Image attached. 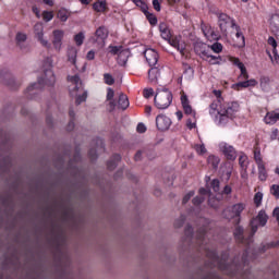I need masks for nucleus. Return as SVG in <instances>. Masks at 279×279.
<instances>
[{
  "label": "nucleus",
  "instance_id": "f257e3e1",
  "mask_svg": "<svg viewBox=\"0 0 279 279\" xmlns=\"http://www.w3.org/2000/svg\"><path fill=\"white\" fill-rule=\"evenodd\" d=\"M154 101L158 110H167L173 101V94L167 88L157 89Z\"/></svg>",
  "mask_w": 279,
  "mask_h": 279
},
{
  "label": "nucleus",
  "instance_id": "f03ea898",
  "mask_svg": "<svg viewBox=\"0 0 279 279\" xmlns=\"http://www.w3.org/2000/svg\"><path fill=\"white\" fill-rule=\"evenodd\" d=\"M216 16L218 19V26L222 36H230V33L228 32L230 27L231 29H236V27H239V25H236V21L226 13H217Z\"/></svg>",
  "mask_w": 279,
  "mask_h": 279
},
{
  "label": "nucleus",
  "instance_id": "7ed1b4c3",
  "mask_svg": "<svg viewBox=\"0 0 279 279\" xmlns=\"http://www.w3.org/2000/svg\"><path fill=\"white\" fill-rule=\"evenodd\" d=\"M195 52L208 64H221V57L210 54V47L206 48L205 45H196Z\"/></svg>",
  "mask_w": 279,
  "mask_h": 279
},
{
  "label": "nucleus",
  "instance_id": "20e7f679",
  "mask_svg": "<svg viewBox=\"0 0 279 279\" xmlns=\"http://www.w3.org/2000/svg\"><path fill=\"white\" fill-rule=\"evenodd\" d=\"M239 102H230L220 105V109L218 110V114H220V121L225 119H232L236 112H239Z\"/></svg>",
  "mask_w": 279,
  "mask_h": 279
},
{
  "label": "nucleus",
  "instance_id": "39448f33",
  "mask_svg": "<svg viewBox=\"0 0 279 279\" xmlns=\"http://www.w3.org/2000/svg\"><path fill=\"white\" fill-rule=\"evenodd\" d=\"M45 80H39L37 83L29 85L26 89V93H32V90H38L39 88H43V84H46V86H53L56 84V75H53V71L47 70L45 72Z\"/></svg>",
  "mask_w": 279,
  "mask_h": 279
},
{
  "label": "nucleus",
  "instance_id": "423d86ee",
  "mask_svg": "<svg viewBox=\"0 0 279 279\" xmlns=\"http://www.w3.org/2000/svg\"><path fill=\"white\" fill-rule=\"evenodd\" d=\"M268 219L269 217L267 216V213H265V210H260L257 217L251 220V235L254 236V234H256V232L258 231V223L259 226H266Z\"/></svg>",
  "mask_w": 279,
  "mask_h": 279
},
{
  "label": "nucleus",
  "instance_id": "0eeeda50",
  "mask_svg": "<svg viewBox=\"0 0 279 279\" xmlns=\"http://www.w3.org/2000/svg\"><path fill=\"white\" fill-rule=\"evenodd\" d=\"M245 210V204L243 203H238L235 205H233L230 209L225 210V217L227 219H238V223L239 221H241V213H243Z\"/></svg>",
  "mask_w": 279,
  "mask_h": 279
},
{
  "label": "nucleus",
  "instance_id": "6e6552de",
  "mask_svg": "<svg viewBox=\"0 0 279 279\" xmlns=\"http://www.w3.org/2000/svg\"><path fill=\"white\" fill-rule=\"evenodd\" d=\"M267 43L268 46L271 47V50H269V48L266 49L267 56L270 58L271 62H279V48L276 38L269 37ZM271 51L274 56H271Z\"/></svg>",
  "mask_w": 279,
  "mask_h": 279
},
{
  "label": "nucleus",
  "instance_id": "1a4fd4ad",
  "mask_svg": "<svg viewBox=\"0 0 279 279\" xmlns=\"http://www.w3.org/2000/svg\"><path fill=\"white\" fill-rule=\"evenodd\" d=\"M206 256L210 258L213 265H217L218 269H221L222 271H228L230 268V265L226 264V260L221 259L219 260V257H217V253L215 251H208L205 248Z\"/></svg>",
  "mask_w": 279,
  "mask_h": 279
},
{
  "label": "nucleus",
  "instance_id": "9d476101",
  "mask_svg": "<svg viewBox=\"0 0 279 279\" xmlns=\"http://www.w3.org/2000/svg\"><path fill=\"white\" fill-rule=\"evenodd\" d=\"M219 149L226 156L227 160H236V149L234 146L226 142H221L219 144Z\"/></svg>",
  "mask_w": 279,
  "mask_h": 279
},
{
  "label": "nucleus",
  "instance_id": "9b49d317",
  "mask_svg": "<svg viewBox=\"0 0 279 279\" xmlns=\"http://www.w3.org/2000/svg\"><path fill=\"white\" fill-rule=\"evenodd\" d=\"M34 32L41 47H45L46 49H51V44L49 43V40L45 39V33H43V24H36L34 26Z\"/></svg>",
  "mask_w": 279,
  "mask_h": 279
},
{
  "label": "nucleus",
  "instance_id": "f8f14e48",
  "mask_svg": "<svg viewBox=\"0 0 279 279\" xmlns=\"http://www.w3.org/2000/svg\"><path fill=\"white\" fill-rule=\"evenodd\" d=\"M156 125L159 132H167L171 128V119L165 114H159L156 118Z\"/></svg>",
  "mask_w": 279,
  "mask_h": 279
},
{
  "label": "nucleus",
  "instance_id": "ddd939ff",
  "mask_svg": "<svg viewBox=\"0 0 279 279\" xmlns=\"http://www.w3.org/2000/svg\"><path fill=\"white\" fill-rule=\"evenodd\" d=\"M63 39H64V31L54 29L52 32V45L58 52H60L62 50V40Z\"/></svg>",
  "mask_w": 279,
  "mask_h": 279
},
{
  "label": "nucleus",
  "instance_id": "4468645a",
  "mask_svg": "<svg viewBox=\"0 0 279 279\" xmlns=\"http://www.w3.org/2000/svg\"><path fill=\"white\" fill-rule=\"evenodd\" d=\"M144 57L149 66H156V64H158V52L155 49H146L144 51Z\"/></svg>",
  "mask_w": 279,
  "mask_h": 279
},
{
  "label": "nucleus",
  "instance_id": "2eb2a0df",
  "mask_svg": "<svg viewBox=\"0 0 279 279\" xmlns=\"http://www.w3.org/2000/svg\"><path fill=\"white\" fill-rule=\"evenodd\" d=\"M234 47L243 49L245 47V36L241 32V26H235V38L233 39Z\"/></svg>",
  "mask_w": 279,
  "mask_h": 279
},
{
  "label": "nucleus",
  "instance_id": "dca6fc26",
  "mask_svg": "<svg viewBox=\"0 0 279 279\" xmlns=\"http://www.w3.org/2000/svg\"><path fill=\"white\" fill-rule=\"evenodd\" d=\"M170 45L171 47H174V49H178L181 56H184V53H186V44L182 39L174 37L172 38V40H170Z\"/></svg>",
  "mask_w": 279,
  "mask_h": 279
},
{
  "label": "nucleus",
  "instance_id": "f3484780",
  "mask_svg": "<svg viewBox=\"0 0 279 279\" xmlns=\"http://www.w3.org/2000/svg\"><path fill=\"white\" fill-rule=\"evenodd\" d=\"M96 43L100 45H105L106 38H108V28L106 26H100L97 28L96 33Z\"/></svg>",
  "mask_w": 279,
  "mask_h": 279
},
{
  "label": "nucleus",
  "instance_id": "a211bd4d",
  "mask_svg": "<svg viewBox=\"0 0 279 279\" xmlns=\"http://www.w3.org/2000/svg\"><path fill=\"white\" fill-rule=\"evenodd\" d=\"M159 32L161 34V38H163V40H168V43L171 44V40H173V38L171 35V29L169 28V26H167V23L159 24Z\"/></svg>",
  "mask_w": 279,
  "mask_h": 279
},
{
  "label": "nucleus",
  "instance_id": "6ab92c4d",
  "mask_svg": "<svg viewBox=\"0 0 279 279\" xmlns=\"http://www.w3.org/2000/svg\"><path fill=\"white\" fill-rule=\"evenodd\" d=\"M202 32L204 36L207 37V40H217V33H215V29H213V26L203 24L202 25Z\"/></svg>",
  "mask_w": 279,
  "mask_h": 279
},
{
  "label": "nucleus",
  "instance_id": "aec40b11",
  "mask_svg": "<svg viewBox=\"0 0 279 279\" xmlns=\"http://www.w3.org/2000/svg\"><path fill=\"white\" fill-rule=\"evenodd\" d=\"M231 62H232V64H234L236 68L240 69L241 76L244 80H248L250 78V75L247 74V69H245V64H243V62H241V60H239V58H231Z\"/></svg>",
  "mask_w": 279,
  "mask_h": 279
},
{
  "label": "nucleus",
  "instance_id": "412c9836",
  "mask_svg": "<svg viewBox=\"0 0 279 279\" xmlns=\"http://www.w3.org/2000/svg\"><path fill=\"white\" fill-rule=\"evenodd\" d=\"M252 236H254V235H252V231H251L248 239L245 240L243 238V228L236 227L234 230V238L239 241V243H247V245H248V243H252Z\"/></svg>",
  "mask_w": 279,
  "mask_h": 279
},
{
  "label": "nucleus",
  "instance_id": "4be33fe9",
  "mask_svg": "<svg viewBox=\"0 0 279 279\" xmlns=\"http://www.w3.org/2000/svg\"><path fill=\"white\" fill-rule=\"evenodd\" d=\"M130 58V50H122L118 54V64L120 66H125L128 64V59Z\"/></svg>",
  "mask_w": 279,
  "mask_h": 279
},
{
  "label": "nucleus",
  "instance_id": "5701e85b",
  "mask_svg": "<svg viewBox=\"0 0 279 279\" xmlns=\"http://www.w3.org/2000/svg\"><path fill=\"white\" fill-rule=\"evenodd\" d=\"M118 106L121 110H128V108H130V100L126 95L121 94L119 96Z\"/></svg>",
  "mask_w": 279,
  "mask_h": 279
},
{
  "label": "nucleus",
  "instance_id": "b1692460",
  "mask_svg": "<svg viewBox=\"0 0 279 279\" xmlns=\"http://www.w3.org/2000/svg\"><path fill=\"white\" fill-rule=\"evenodd\" d=\"M119 162H121V155H113L112 159L107 162V169L114 171Z\"/></svg>",
  "mask_w": 279,
  "mask_h": 279
},
{
  "label": "nucleus",
  "instance_id": "393cba45",
  "mask_svg": "<svg viewBox=\"0 0 279 279\" xmlns=\"http://www.w3.org/2000/svg\"><path fill=\"white\" fill-rule=\"evenodd\" d=\"M270 29L272 34H278L279 32V14H275L270 19Z\"/></svg>",
  "mask_w": 279,
  "mask_h": 279
},
{
  "label": "nucleus",
  "instance_id": "a878e982",
  "mask_svg": "<svg viewBox=\"0 0 279 279\" xmlns=\"http://www.w3.org/2000/svg\"><path fill=\"white\" fill-rule=\"evenodd\" d=\"M181 102L185 114H193V108L189 104V97L186 95L181 96Z\"/></svg>",
  "mask_w": 279,
  "mask_h": 279
},
{
  "label": "nucleus",
  "instance_id": "bb28decb",
  "mask_svg": "<svg viewBox=\"0 0 279 279\" xmlns=\"http://www.w3.org/2000/svg\"><path fill=\"white\" fill-rule=\"evenodd\" d=\"M158 77H160V70H158V68H151L148 71L149 81L156 84V82H158Z\"/></svg>",
  "mask_w": 279,
  "mask_h": 279
},
{
  "label": "nucleus",
  "instance_id": "cd10ccee",
  "mask_svg": "<svg viewBox=\"0 0 279 279\" xmlns=\"http://www.w3.org/2000/svg\"><path fill=\"white\" fill-rule=\"evenodd\" d=\"M256 84H258V82L254 78H251L244 82H239L235 84V86L238 88H250V86H256Z\"/></svg>",
  "mask_w": 279,
  "mask_h": 279
},
{
  "label": "nucleus",
  "instance_id": "c85d7f7f",
  "mask_svg": "<svg viewBox=\"0 0 279 279\" xmlns=\"http://www.w3.org/2000/svg\"><path fill=\"white\" fill-rule=\"evenodd\" d=\"M108 8V4L106 3V0L95 2L93 4V9L95 12H106V9Z\"/></svg>",
  "mask_w": 279,
  "mask_h": 279
},
{
  "label": "nucleus",
  "instance_id": "c756f323",
  "mask_svg": "<svg viewBox=\"0 0 279 279\" xmlns=\"http://www.w3.org/2000/svg\"><path fill=\"white\" fill-rule=\"evenodd\" d=\"M68 60L71 62V64H75L77 60V49L74 47H71L68 51Z\"/></svg>",
  "mask_w": 279,
  "mask_h": 279
},
{
  "label": "nucleus",
  "instance_id": "7c9ffc66",
  "mask_svg": "<svg viewBox=\"0 0 279 279\" xmlns=\"http://www.w3.org/2000/svg\"><path fill=\"white\" fill-rule=\"evenodd\" d=\"M254 160L257 167L265 165V161H263V155H260V148L258 147L254 148Z\"/></svg>",
  "mask_w": 279,
  "mask_h": 279
},
{
  "label": "nucleus",
  "instance_id": "2f4dec72",
  "mask_svg": "<svg viewBox=\"0 0 279 279\" xmlns=\"http://www.w3.org/2000/svg\"><path fill=\"white\" fill-rule=\"evenodd\" d=\"M257 169H258V180H260V182L267 181V169L265 168V163L262 166H257Z\"/></svg>",
  "mask_w": 279,
  "mask_h": 279
},
{
  "label": "nucleus",
  "instance_id": "473e14b6",
  "mask_svg": "<svg viewBox=\"0 0 279 279\" xmlns=\"http://www.w3.org/2000/svg\"><path fill=\"white\" fill-rule=\"evenodd\" d=\"M219 162H220V159L219 157L215 156V155H210L208 158H207V163L213 167V169H217V167H219Z\"/></svg>",
  "mask_w": 279,
  "mask_h": 279
},
{
  "label": "nucleus",
  "instance_id": "72a5a7b5",
  "mask_svg": "<svg viewBox=\"0 0 279 279\" xmlns=\"http://www.w3.org/2000/svg\"><path fill=\"white\" fill-rule=\"evenodd\" d=\"M69 81L74 84L75 90L82 89V80L80 78V75L70 76Z\"/></svg>",
  "mask_w": 279,
  "mask_h": 279
},
{
  "label": "nucleus",
  "instance_id": "f704fd0d",
  "mask_svg": "<svg viewBox=\"0 0 279 279\" xmlns=\"http://www.w3.org/2000/svg\"><path fill=\"white\" fill-rule=\"evenodd\" d=\"M57 17L62 21V23H66L69 21V11L66 9H60L57 13Z\"/></svg>",
  "mask_w": 279,
  "mask_h": 279
},
{
  "label": "nucleus",
  "instance_id": "c9c22d12",
  "mask_svg": "<svg viewBox=\"0 0 279 279\" xmlns=\"http://www.w3.org/2000/svg\"><path fill=\"white\" fill-rule=\"evenodd\" d=\"M86 38V36L84 35L83 32L76 34L74 36V43L77 47H82V45H84V39Z\"/></svg>",
  "mask_w": 279,
  "mask_h": 279
},
{
  "label": "nucleus",
  "instance_id": "e433bc0d",
  "mask_svg": "<svg viewBox=\"0 0 279 279\" xmlns=\"http://www.w3.org/2000/svg\"><path fill=\"white\" fill-rule=\"evenodd\" d=\"M144 14L147 17V21L150 23V25L158 24V19L156 17V15H154L153 13H149L148 11H146Z\"/></svg>",
  "mask_w": 279,
  "mask_h": 279
},
{
  "label": "nucleus",
  "instance_id": "4c0bfd02",
  "mask_svg": "<svg viewBox=\"0 0 279 279\" xmlns=\"http://www.w3.org/2000/svg\"><path fill=\"white\" fill-rule=\"evenodd\" d=\"M15 40H16V44L19 45V47H21V45H23V43H25V40H27V35L25 33H17Z\"/></svg>",
  "mask_w": 279,
  "mask_h": 279
},
{
  "label": "nucleus",
  "instance_id": "58836bf2",
  "mask_svg": "<svg viewBox=\"0 0 279 279\" xmlns=\"http://www.w3.org/2000/svg\"><path fill=\"white\" fill-rule=\"evenodd\" d=\"M239 165H240L241 169H243L244 171H247V156H245V155L240 156Z\"/></svg>",
  "mask_w": 279,
  "mask_h": 279
},
{
  "label": "nucleus",
  "instance_id": "ea45409f",
  "mask_svg": "<svg viewBox=\"0 0 279 279\" xmlns=\"http://www.w3.org/2000/svg\"><path fill=\"white\" fill-rule=\"evenodd\" d=\"M10 80H12V75H10V73L8 72H5L4 74L0 73V82L2 84L10 85Z\"/></svg>",
  "mask_w": 279,
  "mask_h": 279
},
{
  "label": "nucleus",
  "instance_id": "a19ab883",
  "mask_svg": "<svg viewBox=\"0 0 279 279\" xmlns=\"http://www.w3.org/2000/svg\"><path fill=\"white\" fill-rule=\"evenodd\" d=\"M104 81L105 84H107L108 86H112V84H114V77L112 76V74L109 73L104 74Z\"/></svg>",
  "mask_w": 279,
  "mask_h": 279
},
{
  "label": "nucleus",
  "instance_id": "79ce46f5",
  "mask_svg": "<svg viewBox=\"0 0 279 279\" xmlns=\"http://www.w3.org/2000/svg\"><path fill=\"white\" fill-rule=\"evenodd\" d=\"M221 102H218L217 100H215L210 106H209V108H210V113L213 114V113H215V112H219V110L221 109Z\"/></svg>",
  "mask_w": 279,
  "mask_h": 279
},
{
  "label": "nucleus",
  "instance_id": "37998d69",
  "mask_svg": "<svg viewBox=\"0 0 279 279\" xmlns=\"http://www.w3.org/2000/svg\"><path fill=\"white\" fill-rule=\"evenodd\" d=\"M87 98H88V92H83L81 96L76 97V100H75L76 106H80V104H84V101H86Z\"/></svg>",
  "mask_w": 279,
  "mask_h": 279
},
{
  "label": "nucleus",
  "instance_id": "c03bdc74",
  "mask_svg": "<svg viewBox=\"0 0 279 279\" xmlns=\"http://www.w3.org/2000/svg\"><path fill=\"white\" fill-rule=\"evenodd\" d=\"M254 204L258 208L263 204V192H257L254 196Z\"/></svg>",
  "mask_w": 279,
  "mask_h": 279
},
{
  "label": "nucleus",
  "instance_id": "a18cd8bd",
  "mask_svg": "<svg viewBox=\"0 0 279 279\" xmlns=\"http://www.w3.org/2000/svg\"><path fill=\"white\" fill-rule=\"evenodd\" d=\"M211 51H214V53H221V51H223V45L219 44V43H215L214 45L210 46Z\"/></svg>",
  "mask_w": 279,
  "mask_h": 279
},
{
  "label": "nucleus",
  "instance_id": "49530a36",
  "mask_svg": "<svg viewBox=\"0 0 279 279\" xmlns=\"http://www.w3.org/2000/svg\"><path fill=\"white\" fill-rule=\"evenodd\" d=\"M270 195H274L276 199H279V185L278 184H272L270 186Z\"/></svg>",
  "mask_w": 279,
  "mask_h": 279
},
{
  "label": "nucleus",
  "instance_id": "de8ad7c7",
  "mask_svg": "<svg viewBox=\"0 0 279 279\" xmlns=\"http://www.w3.org/2000/svg\"><path fill=\"white\" fill-rule=\"evenodd\" d=\"M194 149L197 154H199L201 156L206 154V146H204V144H195L194 145Z\"/></svg>",
  "mask_w": 279,
  "mask_h": 279
},
{
  "label": "nucleus",
  "instance_id": "09e8293b",
  "mask_svg": "<svg viewBox=\"0 0 279 279\" xmlns=\"http://www.w3.org/2000/svg\"><path fill=\"white\" fill-rule=\"evenodd\" d=\"M135 5H137V8H141V10L144 14H145V12H147V10H149V8L147 7V3H145L143 0H137L135 2Z\"/></svg>",
  "mask_w": 279,
  "mask_h": 279
},
{
  "label": "nucleus",
  "instance_id": "8fccbe9b",
  "mask_svg": "<svg viewBox=\"0 0 279 279\" xmlns=\"http://www.w3.org/2000/svg\"><path fill=\"white\" fill-rule=\"evenodd\" d=\"M109 51H110V53H112L113 56H119V53H121V51H123V47L109 46Z\"/></svg>",
  "mask_w": 279,
  "mask_h": 279
},
{
  "label": "nucleus",
  "instance_id": "3c124183",
  "mask_svg": "<svg viewBox=\"0 0 279 279\" xmlns=\"http://www.w3.org/2000/svg\"><path fill=\"white\" fill-rule=\"evenodd\" d=\"M43 19L46 21V23H49L53 19V12L51 11H44Z\"/></svg>",
  "mask_w": 279,
  "mask_h": 279
},
{
  "label": "nucleus",
  "instance_id": "603ef678",
  "mask_svg": "<svg viewBox=\"0 0 279 279\" xmlns=\"http://www.w3.org/2000/svg\"><path fill=\"white\" fill-rule=\"evenodd\" d=\"M210 186H211L213 191H215V193H219V180L218 179H214L210 183Z\"/></svg>",
  "mask_w": 279,
  "mask_h": 279
},
{
  "label": "nucleus",
  "instance_id": "864d4df0",
  "mask_svg": "<svg viewBox=\"0 0 279 279\" xmlns=\"http://www.w3.org/2000/svg\"><path fill=\"white\" fill-rule=\"evenodd\" d=\"M145 99H149V97H154V88H146L143 92Z\"/></svg>",
  "mask_w": 279,
  "mask_h": 279
},
{
  "label": "nucleus",
  "instance_id": "5fc2aeb1",
  "mask_svg": "<svg viewBox=\"0 0 279 279\" xmlns=\"http://www.w3.org/2000/svg\"><path fill=\"white\" fill-rule=\"evenodd\" d=\"M184 216H181L179 219L174 221V228H182V226H184Z\"/></svg>",
  "mask_w": 279,
  "mask_h": 279
},
{
  "label": "nucleus",
  "instance_id": "6e6d98bb",
  "mask_svg": "<svg viewBox=\"0 0 279 279\" xmlns=\"http://www.w3.org/2000/svg\"><path fill=\"white\" fill-rule=\"evenodd\" d=\"M161 3H162V0H153V7H154V10H156V12H160Z\"/></svg>",
  "mask_w": 279,
  "mask_h": 279
},
{
  "label": "nucleus",
  "instance_id": "4d7b16f0",
  "mask_svg": "<svg viewBox=\"0 0 279 279\" xmlns=\"http://www.w3.org/2000/svg\"><path fill=\"white\" fill-rule=\"evenodd\" d=\"M193 195H195L194 191L189 192L184 197H183V204H189V202L191 201V197H193Z\"/></svg>",
  "mask_w": 279,
  "mask_h": 279
},
{
  "label": "nucleus",
  "instance_id": "13d9d810",
  "mask_svg": "<svg viewBox=\"0 0 279 279\" xmlns=\"http://www.w3.org/2000/svg\"><path fill=\"white\" fill-rule=\"evenodd\" d=\"M213 94H214L215 97L217 98L216 101H218V102H222V101H223V98L221 97V90H219V89H214V90H213Z\"/></svg>",
  "mask_w": 279,
  "mask_h": 279
},
{
  "label": "nucleus",
  "instance_id": "bf43d9fd",
  "mask_svg": "<svg viewBox=\"0 0 279 279\" xmlns=\"http://www.w3.org/2000/svg\"><path fill=\"white\" fill-rule=\"evenodd\" d=\"M136 131H137L140 134H145V132H147V126H145V124H143V123H138Z\"/></svg>",
  "mask_w": 279,
  "mask_h": 279
},
{
  "label": "nucleus",
  "instance_id": "052dcab7",
  "mask_svg": "<svg viewBox=\"0 0 279 279\" xmlns=\"http://www.w3.org/2000/svg\"><path fill=\"white\" fill-rule=\"evenodd\" d=\"M112 99H114V89L108 88V92H107V101H112Z\"/></svg>",
  "mask_w": 279,
  "mask_h": 279
},
{
  "label": "nucleus",
  "instance_id": "680f3d73",
  "mask_svg": "<svg viewBox=\"0 0 279 279\" xmlns=\"http://www.w3.org/2000/svg\"><path fill=\"white\" fill-rule=\"evenodd\" d=\"M193 204L194 206H199V204L204 203V197L203 196H196L193 198Z\"/></svg>",
  "mask_w": 279,
  "mask_h": 279
},
{
  "label": "nucleus",
  "instance_id": "e2e57ef3",
  "mask_svg": "<svg viewBox=\"0 0 279 279\" xmlns=\"http://www.w3.org/2000/svg\"><path fill=\"white\" fill-rule=\"evenodd\" d=\"M206 239V231L204 229H201L197 233V241H204Z\"/></svg>",
  "mask_w": 279,
  "mask_h": 279
},
{
  "label": "nucleus",
  "instance_id": "0e129e2a",
  "mask_svg": "<svg viewBox=\"0 0 279 279\" xmlns=\"http://www.w3.org/2000/svg\"><path fill=\"white\" fill-rule=\"evenodd\" d=\"M278 138V129H272L270 132V141H276Z\"/></svg>",
  "mask_w": 279,
  "mask_h": 279
},
{
  "label": "nucleus",
  "instance_id": "69168bd1",
  "mask_svg": "<svg viewBox=\"0 0 279 279\" xmlns=\"http://www.w3.org/2000/svg\"><path fill=\"white\" fill-rule=\"evenodd\" d=\"M87 60H95V51L89 50L86 56Z\"/></svg>",
  "mask_w": 279,
  "mask_h": 279
},
{
  "label": "nucleus",
  "instance_id": "338daca9",
  "mask_svg": "<svg viewBox=\"0 0 279 279\" xmlns=\"http://www.w3.org/2000/svg\"><path fill=\"white\" fill-rule=\"evenodd\" d=\"M267 82H269V78H263L260 82V86L264 90H267Z\"/></svg>",
  "mask_w": 279,
  "mask_h": 279
},
{
  "label": "nucleus",
  "instance_id": "774afa93",
  "mask_svg": "<svg viewBox=\"0 0 279 279\" xmlns=\"http://www.w3.org/2000/svg\"><path fill=\"white\" fill-rule=\"evenodd\" d=\"M193 234V228L192 227H186L185 229V235L186 236H192Z\"/></svg>",
  "mask_w": 279,
  "mask_h": 279
}]
</instances>
